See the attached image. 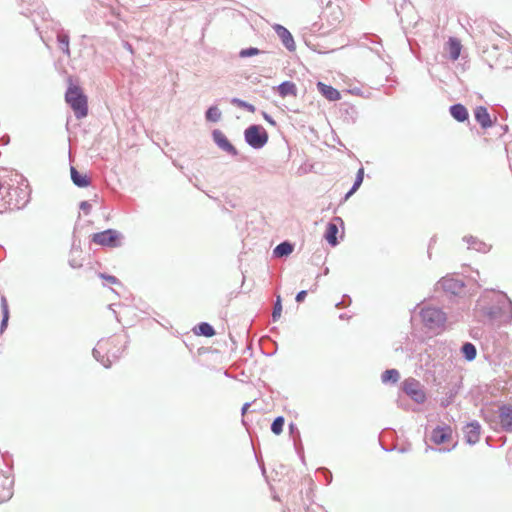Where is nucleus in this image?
Here are the masks:
<instances>
[{"label":"nucleus","instance_id":"nucleus-1","mask_svg":"<svg viewBox=\"0 0 512 512\" xmlns=\"http://www.w3.org/2000/svg\"><path fill=\"white\" fill-rule=\"evenodd\" d=\"M474 317L482 323L510 322L512 320V301L503 292L484 291L473 308Z\"/></svg>","mask_w":512,"mask_h":512},{"label":"nucleus","instance_id":"nucleus-2","mask_svg":"<svg viewBox=\"0 0 512 512\" xmlns=\"http://www.w3.org/2000/svg\"><path fill=\"white\" fill-rule=\"evenodd\" d=\"M65 101L77 119H83L88 115V99L79 86L73 84L68 86Z\"/></svg>","mask_w":512,"mask_h":512},{"label":"nucleus","instance_id":"nucleus-3","mask_svg":"<svg viewBox=\"0 0 512 512\" xmlns=\"http://www.w3.org/2000/svg\"><path fill=\"white\" fill-rule=\"evenodd\" d=\"M420 317L424 327L430 331L443 329L447 321L446 313L441 308L433 306L422 308Z\"/></svg>","mask_w":512,"mask_h":512},{"label":"nucleus","instance_id":"nucleus-4","mask_svg":"<svg viewBox=\"0 0 512 512\" xmlns=\"http://www.w3.org/2000/svg\"><path fill=\"white\" fill-rule=\"evenodd\" d=\"M465 286L463 279L453 274H448L436 283L435 292L441 290L447 296H460L464 292Z\"/></svg>","mask_w":512,"mask_h":512},{"label":"nucleus","instance_id":"nucleus-5","mask_svg":"<svg viewBox=\"0 0 512 512\" xmlns=\"http://www.w3.org/2000/svg\"><path fill=\"white\" fill-rule=\"evenodd\" d=\"M268 139V132L259 124H252L244 130V140L253 149H262L267 144Z\"/></svg>","mask_w":512,"mask_h":512},{"label":"nucleus","instance_id":"nucleus-6","mask_svg":"<svg viewBox=\"0 0 512 512\" xmlns=\"http://www.w3.org/2000/svg\"><path fill=\"white\" fill-rule=\"evenodd\" d=\"M122 238V234L115 229H106L101 232H97L92 234V242L104 246L116 248L121 245L120 239Z\"/></svg>","mask_w":512,"mask_h":512},{"label":"nucleus","instance_id":"nucleus-7","mask_svg":"<svg viewBox=\"0 0 512 512\" xmlns=\"http://www.w3.org/2000/svg\"><path fill=\"white\" fill-rule=\"evenodd\" d=\"M402 389L417 404H423L427 399L420 382L414 378L405 379Z\"/></svg>","mask_w":512,"mask_h":512},{"label":"nucleus","instance_id":"nucleus-8","mask_svg":"<svg viewBox=\"0 0 512 512\" xmlns=\"http://www.w3.org/2000/svg\"><path fill=\"white\" fill-rule=\"evenodd\" d=\"M213 142L217 145L219 149L226 152L231 156H237L238 150L236 147L229 141L226 135L219 129H214L211 133Z\"/></svg>","mask_w":512,"mask_h":512},{"label":"nucleus","instance_id":"nucleus-9","mask_svg":"<svg viewBox=\"0 0 512 512\" xmlns=\"http://www.w3.org/2000/svg\"><path fill=\"white\" fill-rule=\"evenodd\" d=\"M463 432L466 443L475 445L480 439L481 425L478 421L473 420L463 427Z\"/></svg>","mask_w":512,"mask_h":512},{"label":"nucleus","instance_id":"nucleus-10","mask_svg":"<svg viewBox=\"0 0 512 512\" xmlns=\"http://www.w3.org/2000/svg\"><path fill=\"white\" fill-rule=\"evenodd\" d=\"M273 30L275 31L277 36L280 38L283 46L288 51H290V52L295 51L296 44H295L294 38H293L292 34L290 33V31L286 27L282 26L281 24H275V25H273Z\"/></svg>","mask_w":512,"mask_h":512},{"label":"nucleus","instance_id":"nucleus-11","mask_svg":"<svg viewBox=\"0 0 512 512\" xmlns=\"http://www.w3.org/2000/svg\"><path fill=\"white\" fill-rule=\"evenodd\" d=\"M459 390L460 384L458 382H449L446 386H444L442 391L443 396L440 399L441 407L446 408L452 404L455 397L459 393Z\"/></svg>","mask_w":512,"mask_h":512},{"label":"nucleus","instance_id":"nucleus-12","mask_svg":"<svg viewBox=\"0 0 512 512\" xmlns=\"http://www.w3.org/2000/svg\"><path fill=\"white\" fill-rule=\"evenodd\" d=\"M114 341H117V339H114L112 341H110L109 339H107V340L102 339L97 343V346L95 348H93V350H92V355L95 358V360L100 362L105 368L111 367L112 360H109V355L106 357L104 355H102L101 350L107 352V346L110 345V343H112Z\"/></svg>","mask_w":512,"mask_h":512},{"label":"nucleus","instance_id":"nucleus-13","mask_svg":"<svg viewBox=\"0 0 512 512\" xmlns=\"http://www.w3.org/2000/svg\"><path fill=\"white\" fill-rule=\"evenodd\" d=\"M452 437V428L449 425L436 426L430 435V440L436 445L447 442Z\"/></svg>","mask_w":512,"mask_h":512},{"label":"nucleus","instance_id":"nucleus-14","mask_svg":"<svg viewBox=\"0 0 512 512\" xmlns=\"http://www.w3.org/2000/svg\"><path fill=\"white\" fill-rule=\"evenodd\" d=\"M361 44L363 46H366L368 47L371 51H373L379 58L381 59H384L383 58V54L382 52L384 51L383 50V46H382V43H381V39L379 36L375 35V34H369V35H365L363 37V40L361 42Z\"/></svg>","mask_w":512,"mask_h":512},{"label":"nucleus","instance_id":"nucleus-15","mask_svg":"<svg viewBox=\"0 0 512 512\" xmlns=\"http://www.w3.org/2000/svg\"><path fill=\"white\" fill-rule=\"evenodd\" d=\"M13 479L0 473V503L8 501L13 495Z\"/></svg>","mask_w":512,"mask_h":512},{"label":"nucleus","instance_id":"nucleus-16","mask_svg":"<svg viewBox=\"0 0 512 512\" xmlns=\"http://www.w3.org/2000/svg\"><path fill=\"white\" fill-rule=\"evenodd\" d=\"M499 418L503 430L506 432H512V405H501L499 408Z\"/></svg>","mask_w":512,"mask_h":512},{"label":"nucleus","instance_id":"nucleus-17","mask_svg":"<svg viewBox=\"0 0 512 512\" xmlns=\"http://www.w3.org/2000/svg\"><path fill=\"white\" fill-rule=\"evenodd\" d=\"M474 117L482 129H488L493 126V121L485 106H477L474 109Z\"/></svg>","mask_w":512,"mask_h":512},{"label":"nucleus","instance_id":"nucleus-18","mask_svg":"<svg viewBox=\"0 0 512 512\" xmlns=\"http://www.w3.org/2000/svg\"><path fill=\"white\" fill-rule=\"evenodd\" d=\"M449 113L457 122L464 123L469 120L468 109L461 103H455L449 107Z\"/></svg>","mask_w":512,"mask_h":512},{"label":"nucleus","instance_id":"nucleus-19","mask_svg":"<svg viewBox=\"0 0 512 512\" xmlns=\"http://www.w3.org/2000/svg\"><path fill=\"white\" fill-rule=\"evenodd\" d=\"M463 241L468 244L469 249H473L477 252L488 253L491 250V245L472 235L464 236Z\"/></svg>","mask_w":512,"mask_h":512},{"label":"nucleus","instance_id":"nucleus-20","mask_svg":"<svg viewBox=\"0 0 512 512\" xmlns=\"http://www.w3.org/2000/svg\"><path fill=\"white\" fill-rule=\"evenodd\" d=\"M317 89L322 94V96H324L329 101H336L341 98L340 92L331 85H327L319 81L317 83Z\"/></svg>","mask_w":512,"mask_h":512},{"label":"nucleus","instance_id":"nucleus-21","mask_svg":"<svg viewBox=\"0 0 512 512\" xmlns=\"http://www.w3.org/2000/svg\"><path fill=\"white\" fill-rule=\"evenodd\" d=\"M56 39H57L59 49L67 57H70L71 52H70V47H69V43H70L69 33L67 31H65L64 29L60 28L57 32Z\"/></svg>","mask_w":512,"mask_h":512},{"label":"nucleus","instance_id":"nucleus-22","mask_svg":"<svg viewBox=\"0 0 512 512\" xmlns=\"http://www.w3.org/2000/svg\"><path fill=\"white\" fill-rule=\"evenodd\" d=\"M71 180L79 188H86L90 185V178L86 174L80 173L74 166L70 167Z\"/></svg>","mask_w":512,"mask_h":512},{"label":"nucleus","instance_id":"nucleus-23","mask_svg":"<svg viewBox=\"0 0 512 512\" xmlns=\"http://www.w3.org/2000/svg\"><path fill=\"white\" fill-rule=\"evenodd\" d=\"M294 250V244L288 240H285L279 243L273 249V257L275 258H284L289 256Z\"/></svg>","mask_w":512,"mask_h":512},{"label":"nucleus","instance_id":"nucleus-24","mask_svg":"<svg viewBox=\"0 0 512 512\" xmlns=\"http://www.w3.org/2000/svg\"><path fill=\"white\" fill-rule=\"evenodd\" d=\"M338 226L334 222H329L326 226V230L324 233L325 240L332 246L335 247L338 245L339 241L337 239L338 235Z\"/></svg>","mask_w":512,"mask_h":512},{"label":"nucleus","instance_id":"nucleus-25","mask_svg":"<svg viewBox=\"0 0 512 512\" xmlns=\"http://www.w3.org/2000/svg\"><path fill=\"white\" fill-rule=\"evenodd\" d=\"M277 92L280 97L285 98L287 96H296L297 87L292 81H283L277 86Z\"/></svg>","mask_w":512,"mask_h":512},{"label":"nucleus","instance_id":"nucleus-26","mask_svg":"<svg viewBox=\"0 0 512 512\" xmlns=\"http://www.w3.org/2000/svg\"><path fill=\"white\" fill-rule=\"evenodd\" d=\"M288 429H289L290 435L294 439L295 448H296L297 452L301 455V458L303 460L304 459V455H303V447H302V444H301L300 431H299L297 425L295 423H293V422L289 423Z\"/></svg>","mask_w":512,"mask_h":512},{"label":"nucleus","instance_id":"nucleus-27","mask_svg":"<svg viewBox=\"0 0 512 512\" xmlns=\"http://www.w3.org/2000/svg\"><path fill=\"white\" fill-rule=\"evenodd\" d=\"M460 352L462 357L468 362L475 360L477 356L476 346L471 342H464L460 348Z\"/></svg>","mask_w":512,"mask_h":512},{"label":"nucleus","instance_id":"nucleus-28","mask_svg":"<svg viewBox=\"0 0 512 512\" xmlns=\"http://www.w3.org/2000/svg\"><path fill=\"white\" fill-rule=\"evenodd\" d=\"M194 333L199 336L212 337L216 334L213 326L208 322H200L193 329Z\"/></svg>","mask_w":512,"mask_h":512},{"label":"nucleus","instance_id":"nucleus-29","mask_svg":"<svg viewBox=\"0 0 512 512\" xmlns=\"http://www.w3.org/2000/svg\"><path fill=\"white\" fill-rule=\"evenodd\" d=\"M1 311H2V320L0 324V333H3L7 326L9 321V306L6 297H1Z\"/></svg>","mask_w":512,"mask_h":512},{"label":"nucleus","instance_id":"nucleus-30","mask_svg":"<svg viewBox=\"0 0 512 512\" xmlns=\"http://www.w3.org/2000/svg\"><path fill=\"white\" fill-rule=\"evenodd\" d=\"M449 46V55L452 60H457L460 56L462 45L460 41L456 38H449L448 41Z\"/></svg>","mask_w":512,"mask_h":512},{"label":"nucleus","instance_id":"nucleus-31","mask_svg":"<svg viewBox=\"0 0 512 512\" xmlns=\"http://www.w3.org/2000/svg\"><path fill=\"white\" fill-rule=\"evenodd\" d=\"M400 378V373L397 369H387L381 375V381L383 383H396Z\"/></svg>","mask_w":512,"mask_h":512},{"label":"nucleus","instance_id":"nucleus-32","mask_svg":"<svg viewBox=\"0 0 512 512\" xmlns=\"http://www.w3.org/2000/svg\"><path fill=\"white\" fill-rule=\"evenodd\" d=\"M221 116H222V113H221L220 109L216 105L210 106L205 111V119L208 122L216 123V122H218L221 119Z\"/></svg>","mask_w":512,"mask_h":512},{"label":"nucleus","instance_id":"nucleus-33","mask_svg":"<svg viewBox=\"0 0 512 512\" xmlns=\"http://www.w3.org/2000/svg\"><path fill=\"white\" fill-rule=\"evenodd\" d=\"M281 313H282V299H281V296L279 294H277L274 305H273V310H272V320L274 322L278 321L279 318L281 317Z\"/></svg>","mask_w":512,"mask_h":512},{"label":"nucleus","instance_id":"nucleus-34","mask_svg":"<svg viewBox=\"0 0 512 512\" xmlns=\"http://www.w3.org/2000/svg\"><path fill=\"white\" fill-rule=\"evenodd\" d=\"M285 418L283 416H277L271 423V431L275 435H280L283 432Z\"/></svg>","mask_w":512,"mask_h":512},{"label":"nucleus","instance_id":"nucleus-35","mask_svg":"<svg viewBox=\"0 0 512 512\" xmlns=\"http://www.w3.org/2000/svg\"><path fill=\"white\" fill-rule=\"evenodd\" d=\"M265 53H266L265 51H262L256 47H248V48H243L240 50L239 57L240 58H248V57L256 56L259 54H265Z\"/></svg>","mask_w":512,"mask_h":512},{"label":"nucleus","instance_id":"nucleus-36","mask_svg":"<svg viewBox=\"0 0 512 512\" xmlns=\"http://www.w3.org/2000/svg\"><path fill=\"white\" fill-rule=\"evenodd\" d=\"M231 104L233 105H236L237 107H240V108H243L245 110H247L248 112H255L256 108L254 105H252L251 103H248L247 101H244L240 98H232L230 100Z\"/></svg>","mask_w":512,"mask_h":512},{"label":"nucleus","instance_id":"nucleus-37","mask_svg":"<svg viewBox=\"0 0 512 512\" xmlns=\"http://www.w3.org/2000/svg\"><path fill=\"white\" fill-rule=\"evenodd\" d=\"M363 179H364V168L361 167L358 169V171L356 173V177H355L354 183L352 185V192H356L360 188V186L363 183Z\"/></svg>","mask_w":512,"mask_h":512},{"label":"nucleus","instance_id":"nucleus-38","mask_svg":"<svg viewBox=\"0 0 512 512\" xmlns=\"http://www.w3.org/2000/svg\"><path fill=\"white\" fill-rule=\"evenodd\" d=\"M317 472L322 473L324 475L327 485H329L332 482L333 476L329 469H327L326 467H320L317 469Z\"/></svg>","mask_w":512,"mask_h":512},{"label":"nucleus","instance_id":"nucleus-39","mask_svg":"<svg viewBox=\"0 0 512 512\" xmlns=\"http://www.w3.org/2000/svg\"><path fill=\"white\" fill-rule=\"evenodd\" d=\"M352 300L351 297L347 294H344L342 297V300L336 303V308L341 309L349 306L351 304Z\"/></svg>","mask_w":512,"mask_h":512},{"label":"nucleus","instance_id":"nucleus-40","mask_svg":"<svg viewBox=\"0 0 512 512\" xmlns=\"http://www.w3.org/2000/svg\"><path fill=\"white\" fill-rule=\"evenodd\" d=\"M99 277L106 280L110 284H120L119 279L113 275H109L106 273H99Z\"/></svg>","mask_w":512,"mask_h":512},{"label":"nucleus","instance_id":"nucleus-41","mask_svg":"<svg viewBox=\"0 0 512 512\" xmlns=\"http://www.w3.org/2000/svg\"><path fill=\"white\" fill-rule=\"evenodd\" d=\"M345 113L346 115L351 119L352 122H355L356 121V118H357V111L355 109V107L353 106H349L345 109Z\"/></svg>","mask_w":512,"mask_h":512},{"label":"nucleus","instance_id":"nucleus-42","mask_svg":"<svg viewBox=\"0 0 512 512\" xmlns=\"http://www.w3.org/2000/svg\"><path fill=\"white\" fill-rule=\"evenodd\" d=\"M79 208L87 215L90 213L92 206L88 201H81Z\"/></svg>","mask_w":512,"mask_h":512},{"label":"nucleus","instance_id":"nucleus-43","mask_svg":"<svg viewBox=\"0 0 512 512\" xmlns=\"http://www.w3.org/2000/svg\"><path fill=\"white\" fill-rule=\"evenodd\" d=\"M307 296V290H301L296 294L295 301L297 303H302Z\"/></svg>","mask_w":512,"mask_h":512},{"label":"nucleus","instance_id":"nucleus-44","mask_svg":"<svg viewBox=\"0 0 512 512\" xmlns=\"http://www.w3.org/2000/svg\"><path fill=\"white\" fill-rule=\"evenodd\" d=\"M262 116L270 125L276 126V121L274 120V118L271 115H269L268 113L263 111Z\"/></svg>","mask_w":512,"mask_h":512},{"label":"nucleus","instance_id":"nucleus-45","mask_svg":"<svg viewBox=\"0 0 512 512\" xmlns=\"http://www.w3.org/2000/svg\"><path fill=\"white\" fill-rule=\"evenodd\" d=\"M108 355H109V360H111V358H113V360H117V359H119V357H120V354H119V352H118V351H116V352H111V351L107 348V354H106V356H108Z\"/></svg>","mask_w":512,"mask_h":512},{"label":"nucleus","instance_id":"nucleus-46","mask_svg":"<svg viewBox=\"0 0 512 512\" xmlns=\"http://www.w3.org/2000/svg\"><path fill=\"white\" fill-rule=\"evenodd\" d=\"M251 406V403L247 402L245 403L241 408L242 415L246 414L248 411V408Z\"/></svg>","mask_w":512,"mask_h":512},{"label":"nucleus","instance_id":"nucleus-47","mask_svg":"<svg viewBox=\"0 0 512 512\" xmlns=\"http://www.w3.org/2000/svg\"><path fill=\"white\" fill-rule=\"evenodd\" d=\"M428 450H436V449H435V448H433V447H431V446H427V447H426V451H428ZM437 450H438L439 452H441V451H444V452H445V451L450 452V451H451V449H437Z\"/></svg>","mask_w":512,"mask_h":512},{"label":"nucleus","instance_id":"nucleus-48","mask_svg":"<svg viewBox=\"0 0 512 512\" xmlns=\"http://www.w3.org/2000/svg\"><path fill=\"white\" fill-rule=\"evenodd\" d=\"M354 193L355 192H352V187H351L350 190L345 194L344 200L349 199Z\"/></svg>","mask_w":512,"mask_h":512},{"label":"nucleus","instance_id":"nucleus-49","mask_svg":"<svg viewBox=\"0 0 512 512\" xmlns=\"http://www.w3.org/2000/svg\"><path fill=\"white\" fill-rule=\"evenodd\" d=\"M501 130H502V133H506L508 131V126L507 125H502L501 126Z\"/></svg>","mask_w":512,"mask_h":512},{"label":"nucleus","instance_id":"nucleus-50","mask_svg":"<svg viewBox=\"0 0 512 512\" xmlns=\"http://www.w3.org/2000/svg\"><path fill=\"white\" fill-rule=\"evenodd\" d=\"M436 242L435 237H432L429 243V249L431 248L432 244Z\"/></svg>","mask_w":512,"mask_h":512},{"label":"nucleus","instance_id":"nucleus-51","mask_svg":"<svg viewBox=\"0 0 512 512\" xmlns=\"http://www.w3.org/2000/svg\"><path fill=\"white\" fill-rule=\"evenodd\" d=\"M5 184H6V182H3V181H1V180H0V191H1L3 188H5Z\"/></svg>","mask_w":512,"mask_h":512},{"label":"nucleus","instance_id":"nucleus-52","mask_svg":"<svg viewBox=\"0 0 512 512\" xmlns=\"http://www.w3.org/2000/svg\"><path fill=\"white\" fill-rule=\"evenodd\" d=\"M29 199H26L21 206H17L18 209L24 207L28 203Z\"/></svg>","mask_w":512,"mask_h":512},{"label":"nucleus","instance_id":"nucleus-53","mask_svg":"<svg viewBox=\"0 0 512 512\" xmlns=\"http://www.w3.org/2000/svg\"><path fill=\"white\" fill-rule=\"evenodd\" d=\"M334 220H335V221H339L341 224H343V221H342V219H341L340 217H335V219H334Z\"/></svg>","mask_w":512,"mask_h":512},{"label":"nucleus","instance_id":"nucleus-54","mask_svg":"<svg viewBox=\"0 0 512 512\" xmlns=\"http://www.w3.org/2000/svg\"><path fill=\"white\" fill-rule=\"evenodd\" d=\"M328 273H329V268L326 267L324 270V275H327Z\"/></svg>","mask_w":512,"mask_h":512},{"label":"nucleus","instance_id":"nucleus-55","mask_svg":"<svg viewBox=\"0 0 512 512\" xmlns=\"http://www.w3.org/2000/svg\"><path fill=\"white\" fill-rule=\"evenodd\" d=\"M339 318H340V319H345V318H346V316H345V314H340Z\"/></svg>","mask_w":512,"mask_h":512},{"label":"nucleus","instance_id":"nucleus-56","mask_svg":"<svg viewBox=\"0 0 512 512\" xmlns=\"http://www.w3.org/2000/svg\"><path fill=\"white\" fill-rule=\"evenodd\" d=\"M261 470H262V473L265 474V467H264V465H261Z\"/></svg>","mask_w":512,"mask_h":512},{"label":"nucleus","instance_id":"nucleus-57","mask_svg":"<svg viewBox=\"0 0 512 512\" xmlns=\"http://www.w3.org/2000/svg\"><path fill=\"white\" fill-rule=\"evenodd\" d=\"M70 266L75 267V262H70Z\"/></svg>","mask_w":512,"mask_h":512},{"label":"nucleus","instance_id":"nucleus-58","mask_svg":"<svg viewBox=\"0 0 512 512\" xmlns=\"http://www.w3.org/2000/svg\"><path fill=\"white\" fill-rule=\"evenodd\" d=\"M70 266L75 267V262H70Z\"/></svg>","mask_w":512,"mask_h":512},{"label":"nucleus","instance_id":"nucleus-59","mask_svg":"<svg viewBox=\"0 0 512 512\" xmlns=\"http://www.w3.org/2000/svg\"><path fill=\"white\" fill-rule=\"evenodd\" d=\"M127 45V49H130L131 50V45L130 44H126Z\"/></svg>","mask_w":512,"mask_h":512}]
</instances>
